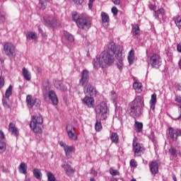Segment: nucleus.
Segmentation results:
<instances>
[{
    "label": "nucleus",
    "instance_id": "obj_1",
    "mask_svg": "<svg viewBox=\"0 0 181 181\" xmlns=\"http://www.w3.org/2000/svg\"><path fill=\"white\" fill-rule=\"evenodd\" d=\"M115 62V57H114V54H111L109 52H103L99 57H96L93 59V69L95 70H98L100 67L105 69V67H110L112 64H114Z\"/></svg>",
    "mask_w": 181,
    "mask_h": 181
},
{
    "label": "nucleus",
    "instance_id": "obj_2",
    "mask_svg": "<svg viewBox=\"0 0 181 181\" xmlns=\"http://www.w3.org/2000/svg\"><path fill=\"white\" fill-rule=\"evenodd\" d=\"M145 101L142 96L137 95L129 104V114L133 118H139L144 113Z\"/></svg>",
    "mask_w": 181,
    "mask_h": 181
},
{
    "label": "nucleus",
    "instance_id": "obj_3",
    "mask_svg": "<svg viewBox=\"0 0 181 181\" xmlns=\"http://www.w3.org/2000/svg\"><path fill=\"white\" fill-rule=\"evenodd\" d=\"M72 19L74 22L76 23V25L79 29L83 30H88L91 28V21L85 17L80 16L77 12L72 13Z\"/></svg>",
    "mask_w": 181,
    "mask_h": 181
},
{
    "label": "nucleus",
    "instance_id": "obj_4",
    "mask_svg": "<svg viewBox=\"0 0 181 181\" xmlns=\"http://www.w3.org/2000/svg\"><path fill=\"white\" fill-rule=\"evenodd\" d=\"M42 124H43V117L40 115H35L33 116L32 120L30 123V128L35 134H42Z\"/></svg>",
    "mask_w": 181,
    "mask_h": 181
},
{
    "label": "nucleus",
    "instance_id": "obj_5",
    "mask_svg": "<svg viewBox=\"0 0 181 181\" xmlns=\"http://www.w3.org/2000/svg\"><path fill=\"white\" fill-rule=\"evenodd\" d=\"M95 111L96 113V118L100 119V121L107 119L109 112L105 102H102L100 104L98 105Z\"/></svg>",
    "mask_w": 181,
    "mask_h": 181
},
{
    "label": "nucleus",
    "instance_id": "obj_6",
    "mask_svg": "<svg viewBox=\"0 0 181 181\" xmlns=\"http://www.w3.org/2000/svg\"><path fill=\"white\" fill-rule=\"evenodd\" d=\"M133 152L134 153V156H141V154L144 151H145V148L142 144L138 143V139L134 137L133 139Z\"/></svg>",
    "mask_w": 181,
    "mask_h": 181
},
{
    "label": "nucleus",
    "instance_id": "obj_7",
    "mask_svg": "<svg viewBox=\"0 0 181 181\" xmlns=\"http://www.w3.org/2000/svg\"><path fill=\"white\" fill-rule=\"evenodd\" d=\"M148 62L151 67L158 69L162 64V59H160V56H159V54H153L150 58H148Z\"/></svg>",
    "mask_w": 181,
    "mask_h": 181
},
{
    "label": "nucleus",
    "instance_id": "obj_8",
    "mask_svg": "<svg viewBox=\"0 0 181 181\" xmlns=\"http://www.w3.org/2000/svg\"><path fill=\"white\" fill-rule=\"evenodd\" d=\"M12 90H13V86L12 85H10L8 88L6 90L5 96L3 97V105L6 108H9V107H11V100H9V97L12 95Z\"/></svg>",
    "mask_w": 181,
    "mask_h": 181
},
{
    "label": "nucleus",
    "instance_id": "obj_9",
    "mask_svg": "<svg viewBox=\"0 0 181 181\" xmlns=\"http://www.w3.org/2000/svg\"><path fill=\"white\" fill-rule=\"evenodd\" d=\"M45 100H47V98L52 101L53 105H57L59 104V99L57 98V95H56V92L54 90H49L48 93H45Z\"/></svg>",
    "mask_w": 181,
    "mask_h": 181
},
{
    "label": "nucleus",
    "instance_id": "obj_10",
    "mask_svg": "<svg viewBox=\"0 0 181 181\" xmlns=\"http://www.w3.org/2000/svg\"><path fill=\"white\" fill-rule=\"evenodd\" d=\"M4 50L8 57H12L15 54V46L11 42H6L4 45Z\"/></svg>",
    "mask_w": 181,
    "mask_h": 181
},
{
    "label": "nucleus",
    "instance_id": "obj_11",
    "mask_svg": "<svg viewBox=\"0 0 181 181\" xmlns=\"http://www.w3.org/2000/svg\"><path fill=\"white\" fill-rule=\"evenodd\" d=\"M44 25L47 26L48 28H56V26H59L60 23L57 21V19L53 18L52 17H44Z\"/></svg>",
    "mask_w": 181,
    "mask_h": 181
},
{
    "label": "nucleus",
    "instance_id": "obj_12",
    "mask_svg": "<svg viewBox=\"0 0 181 181\" xmlns=\"http://www.w3.org/2000/svg\"><path fill=\"white\" fill-rule=\"evenodd\" d=\"M59 145L64 148L66 158H70V154L74 151V146H69L63 141H60Z\"/></svg>",
    "mask_w": 181,
    "mask_h": 181
},
{
    "label": "nucleus",
    "instance_id": "obj_13",
    "mask_svg": "<svg viewBox=\"0 0 181 181\" xmlns=\"http://www.w3.org/2000/svg\"><path fill=\"white\" fill-rule=\"evenodd\" d=\"M83 93L84 94L90 95V97H94V95L97 94L95 88H94L90 83L86 84V86L83 88Z\"/></svg>",
    "mask_w": 181,
    "mask_h": 181
},
{
    "label": "nucleus",
    "instance_id": "obj_14",
    "mask_svg": "<svg viewBox=\"0 0 181 181\" xmlns=\"http://www.w3.org/2000/svg\"><path fill=\"white\" fill-rule=\"evenodd\" d=\"M27 105L29 108H33V105H40V100L39 99L33 100L32 95H28L26 97Z\"/></svg>",
    "mask_w": 181,
    "mask_h": 181
},
{
    "label": "nucleus",
    "instance_id": "obj_15",
    "mask_svg": "<svg viewBox=\"0 0 181 181\" xmlns=\"http://www.w3.org/2000/svg\"><path fill=\"white\" fill-rule=\"evenodd\" d=\"M83 104L87 105L88 108H93L94 107V98L93 96L86 95L82 100Z\"/></svg>",
    "mask_w": 181,
    "mask_h": 181
},
{
    "label": "nucleus",
    "instance_id": "obj_16",
    "mask_svg": "<svg viewBox=\"0 0 181 181\" xmlns=\"http://www.w3.org/2000/svg\"><path fill=\"white\" fill-rule=\"evenodd\" d=\"M88 83V71L83 70L81 74V78L79 81L81 86H86Z\"/></svg>",
    "mask_w": 181,
    "mask_h": 181
},
{
    "label": "nucleus",
    "instance_id": "obj_17",
    "mask_svg": "<svg viewBox=\"0 0 181 181\" xmlns=\"http://www.w3.org/2000/svg\"><path fill=\"white\" fill-rule=\"evenodd\" d=\"M150 172L155 176L159 172V165L158 163L153 161L149 164Z\"/></svg>",
    "mask_w": 181,
    "mask_h": 181
},
{
    "label": "nucleus",
    "instance_id": "obj_18",
    "mask_svg": "<svg viewBox=\"0 0 181 181\" xmlns=\"http://www.w3.org/2000/svg\"><path fill=\"white\" fill-rule=\"evenodd\" d=\"M8 132L11 134V135H13V136H18L19 135V130L15 125V124L11 122L8 125Z\"/></svg>",
    "mask_w": 181,
    "mask_h": 181
},
{
    "label": "nucleus",
    "instance_id": "obj_19",
    "mask_svg": "<svg viewBox=\"0 0 181 181\" xmlns=\"http://www.w3.org/2000/svg\"><path fill=\"white\" fill-rule=\"evenodd\" d=\"M54 86L57 90H60L61 91H67V87L63 85V83L60 80H55L54 81Z\"/></svg>",
    "mask_w": 181,
    "mask_h": 181
},
{
    "label": "nucleus",
    "instance_id": "obj_20",
    "mask_svg": "<svg viewBox=\"0 0 181 181\" xmlns=\"http://www.w3.org/2000/svg\"><path fill=\"white\" fill-rule=\"evenodd\" d=\"M62 168H63V169H64L66 175H68V176H70V175H72V173H74L76 170L71 168V165H69V164H62Z\"/></svg>",
    "mask_w": 181,
    "mask_h": 181
},
{
    "label": "nucleus",
    "instance_id": "obj_21",
    "mask_svg": "<svg viewBox=\"0 0 181 181\" xmlns=\"http://www.w3.org/2000/svg\"><path fill=\"white\" fill-rule=\"evenodd\" d=\"M139 33H141V30L139 29V25L138 24H132V35H133V36H139Z\"/></svg>",
    "mask_w": 181,
    "mask_h": 181
},
{
    "label": "nucleus",
    "instance_id": "obj_22",
    "mask_svg": "<svg viewBox=\"0 0 181 181\" xmlns=\"http://www.w3.org/2000/svg\"><path fill=\"white\" fill-rule=\"evenodd\" d=\"M127 60L130 66L134 64V62H135V51L134 49L129 51Z\"/></svg>",
    "mask_w": 181,
    "mask_h": 181
},
{
    "label": "nucleus",
    "instance_id": "obj_23",
    "mask_svg": "<svg viewBox=\"0 0 181 181\" xmlns=\"http://www.w3.org/2000/svg\"><path fill=\"white\" fill-rule=\"evenodd\" d=\"M156 98H157L156 93H153V95H151V98L150 100V108L153 111L155 110V106L156 105Z\"/></svg>",
    "mask_w": 181,
    "mask_h": 181
},
{
    "label": "nucleus",
    "instance_id": "obj_24",
    "mask_svg": "<svg viewBox=\"0 0 181 181\" xmlns=\"http://www.w3.org/2000/svg\"><path fill=\"white\" fill-rule=\"evenodd\" d=\"M110 53L111 52L112 54H115V52H117V46L115 45V42H110L107 45V51Z\"/></svg>",
    "mask_w": 181,
    "mask_h": 181
},
{
    "label": "nucleus",
    "instance_id": "obj_25",
    "mask_svg": "<svg viewBox=\"0 0 181 181\" xmlns=\"http://www.w3.org/2000/svg\"><path fill=\"white\" fill-rule=\"evenodd\" d=\"M18 170L20 173H22L23 175H26L28 173V165L25 163H21L18 167Z\"/></svg>",
    "mask_w": 181,
    "mask_h": 181
},
{
    "label": "nucleus",
    "instance_id": "obj_26",
    "mask_svg": "<svg viewBox=\"0 0 181 181\" xmlns=\"http://www.w3.org/2000/svg\"><path fill=\"white\" fill-rule=\"evenodd\" d=\"M63 34H64L65 39H66V40H68V42H70V43H73V42H74V35L70 34V33H69L67 31H64Z\"/></svg>",
    "mask_w": 181,
    "mask_h": 181
},
{
    "label": "nucleus",
    "instance_id": "obj_27",
    "mask_svg": "<svg viewBox=\"0 0 181 181\" xmlns=\"http://www.w3.org/2000/svg\"><path fill=\"white\" fill-rule=\"evenodd\" d=\"M23 76L27 81H30L32 78V76L30 75V72L26 68L23 69Z\"/></svg>",
    "mask_w": 181,
    "mask_h": 181
},
{
    "label": "nucleus",
    "instance_id": "obj_28",
    "mask_svg": "<svg viewBox=\"0 0 181 181\" xmlns=\"http://www.w3.org/2000/svg\"><path fill=\"white\" fill-rule=\"evenodd\" d=\"M133 88L135 90L136 93H142V83L139 82H134L133 83Z\"/></svg>",
    "mask_w": 181,
    "mask_h": 181
},
{
    "label": "nucleus",
    "instance_id": "obj_29",
    "mask_svg": "<svg viewBox=\"0 0 181 181\" xmlns=\"http://www.w3.org/2000/svg\"><path fill=\"white\" fill-rule=\"evenodd\" d=\"M165 15V9L160 8L158 11H155L153 12V16L156 18V19H159V16H163Z\"/></svg>",
    "mask_w": 181,
    "mask_h": 181
},
{
    "label": "nucleus",
    "instance_id": "obj_30",
    "mask_svg": "<svg viewBox=\"0 0 181 181\" xmlns=\"http://www.w3.org/2000/svg\"><path fill=\"white\" fill-rule=\"evenodd\" d=\"M168 134L170 135V138L173 139V141H176V129H173V127L168 128Z\"/></svg>",
    "mask_w": 181,
    "mask_h": 181
},
{
    "label": "nucleus",
    "instance_id": "obj_31",
    "mask_svg": "<svg viewBox=\"0 0 181 181\" xmlns=\"http://www.w3.org/2000/svg\"><path fill=\"white\" fill-rule=\"evenodd\" d=\"M110 139L113 144H118L119 141V136H118V134L113 132L110 135Z\"/></svg>",
    "mask_w": 181,
    "mask_h": 181
},
{
    "label": "nucleus",
    "instance_id": "obj_32",
    "mask_svg": "<svg viewBox=\"0 0 181 181\" xmlns=\"http://www.w3.org/2000/svg\"><path fill=\"white\" fill-rule=\"evenodd\" d=\"M36 37H37V35L35 32H28L26 34L27 40H35Z\"/></svg>",
    "mask_w": 181,
    "mask_h": 181
},
{
    "label": "nucleus",
    "instance_id": "obj_33",
    "mask_svg": "<svg viewBox=\"0 0 181 181\" xmlns=\"http://www.w3.org/2000/svg\"><path fill=\"white\" fill-rule=\"evenodd\" d=\"M33 175L37 180H42V172H40V170L35 168L33 171Z\"/></svg>",
    "mask_w": 181,
    "mask_h": 181
},
{
    "label": "nucleus",
    "instance_id": "obj_34",
    "mask_svg": "<svg viewBox=\"0 0 181 181\" xmlns=\"http://www.w3.org/2000/svg\"><path fill=\"white\" fill-rule=\"evenodd\" d=\"M101 19L103 23H108L110 22V16L105 12L101 13Z\"/></svg>",
    "mask_w": 181,
    "mask_h": 181
},
{
    "label": "nucleus",
    "instance_id": "obj_35",
    "mask_svg": "<svg viewBox=\"0 0 181 181\" xmlns=\"http://www.w3.org/2000/svg\"><path fill=\"white\" fill-rule=\"evenodd\" d=\"M66 131L67 135L76 132V128L72 124H67L66 127Z\"/></svg>",
    "mask_w": 181,
    "mask_h": 181
},
{
    "label": "nucleus",
    "instance_id": "obj_36",
    "mask_svg": "<svg viewBox=\"0 0 181 181\" xmlns=\"http://www.w3.org/2000/svg\"><path fill=\"white\" fill-rule=\"evenodd\" d=\"M134 127L136 128V132L139 133V132H142V129L144 128V124H142V122H136Z\"/></svg>",
    "mask_w": 181,
    "mask_h": 181
},
{
    "label": "nucleus",
    "instance_id": "obj_37",
    "mask_svg": "<svg viewBox=\"0 0 181 181\" xmlns=\"http://www.w3.org/2000/svg\"><path fill=\"white\" fill-rule=\"evenodd\" d=\"M95 129L96 132H100L103 129V124H101V121L97 119L95 124Z\"/></svg>",
    "mask_w": 181,
    "mask_h": 181
},
{
    "label": "nucleus",
    "instance_id": "obj_38",
    "mask_svg": "<svg viewBox=\"0 0 181 181\" xmlns=\"http://www.w3.org/2000/svg\"><path fill=\"white\" fill-rule=\"evenodd\" d=\"M173 21L176 26H177L178 28L181 29V17L180 16H176L173 18Z\"/></svg>",
    "mask_w": 181,
    "mask_h": 181
},
{
    "label": "nucleus",
    "instance_id": "obj_39",
    "mask_svg": "<svg viewBox=\"0 0 181 181\" xmlns=\"http://www.w3.org/2000/svg\"><path fill=\"white\" fill-rule=\"evenodd\" d=\"M69 139L71 141H77L78 139V136L77 135V132H75L74 133H70L67 134Z\"/></svg>",
    "mask_w": 181,
    "mask_h": 181
},
{
    "label": "nucleus",
    "instance_id": "obj_40",
    "mask_svg": "<svg viewBox=\"0 0 181 181\" xmlns=\"http://www.w3.org/2000/svg\"><path fill=\"white\" fill-rule=\"evenodd\" d=\"M47 180L48 181H56V177H54V175L49 171H46Z\"/></svg>",
    "mask_w": 181,
    "mask_h": 181
},
{
    "label": "nucleus",
    "instance_id": "obj_41",
    "mask_svg": "<svg viewBox=\"0 0 181 181\" xmlns=\"http://www.w3.org/2000/svg\"><path fill=\"white\" fill-rule=\"evenodd\" d=\"M6 151V144L0 140V153H4Z\"/></svg>",
    "mask_w": 181,
    "mask_h": 181
},
{
    "label": "nucleus",
    "instance_id": "obj_42",
    "mask_svg": "<svg viewBox=\"0 0 181 181\" xmlns=\"http://www.w3.org/2000/svg\"><path fill=\"white\" fill-rule=\"evenodd\" d=\"M116 57L118 61L124 60V59H125V55L124 54H122V51H118L116 54Z\"/></svg>",
    "mask_w": 181,
    "mask_h": 181
},
{
    "label": "nucleus",
    "instance_id": "obj_43",
    "mask_svg": "<svg viewBox=\"0 0 181 181\" xmlns=\"http://www.w3.org/2000/svg\"><path fill=\"white\" fill-rule=\"evenodd\" d=\"M109 172L112 176H119V172L117 170H115L112 168H110Z\"/></svg>",
    "mask_w": 181,
    "mask_h": 181
},
{
    "label": "nucleus",
    "instance_id": "obj_44",
    "mask_svg": "<svg viewBox=\"0 0 181 181\" xmlns=\"http://www.w3.org/2000/svg\"><path fill=\"white\" fill-rule=\"evenodd\" d=\"M148 8L151 11H154L155 12L156 11V4H155V2L149 3Z\"/></svg>",
    "mask_w": 181,
    "mask_h": 181
},
{
    "label": "nucleus",
    "instance_id": "obj_45",
    "mask_svg": "<svg viewBox=\"0 0 181 181\" xmlns=\"http://www.w3.org/2000/svg\"><path fill=\"white\" fill-rule=\"evenodd\" d=\"M5 86V80L2 78V72L0 71V88Z\"/></svg>",
    "mask_w": 181,
    "mask_h": 181
},
{
    "label": "nucleus",
    "instance_id": "obj_46",
    "mask_svg": "<svg viewBox=\"0 0 181 181\" xmlns=\"http://www.w3.org/2000/svg\"><path fill=\"white\" fill-rule=\"evenodd\" d=\"M111 100L113 101L114 104L117 103V93H115L114 91L111 92Z\"/></svg>",
    "mask_w": 181,
    "mask_h": 181
},
{
    "label": "nucleus",
    "instance_id": "obj_47",
    "mask_svg": "<svg viewBox=\"0 0 181 181\" xmlns=\"http://www.w3.org/2000/svg\"><path fill=\"white\" fill-rule=\"evenodd\" d=\"M129 163H130L131 168H136V166H138V163H136V160H135V159H132Z\"/></svg>",
    "mask_w": 181,
    "mask_h": 181
},
{
    "label": "nucleus",
    "instance_id": "obj_48",
    "mask_svg": "<svg viewBox=\"0 0 181 181\" xmlns=\"http://www.w3.org/2000/svg\"><path fill=\"white\" fill-rule=\"evenodd\" d=\"M117 68L119 69V70H122V67L124 66V62H122V60H119L118 61L117 64Z\"/></svg>",
    "mask_w": 181,
    "mask_h": 181
},
{
    "label": "nucleus",
    "instance_id": "obj_49",
    "mask_svg": "<svg viewBox=\"0 0 181 181\" xmlns=\"http://www.w3.org/2000/svg\"><path fill=\"white\" fill-rule=\"evenodd\" d=\"M40 9L45 11L46 9V3L42 2V0H40Z\"/></svg>",
    "mask_w": 181,
    "mask_h": 181
},
{
    "label": "nucleus",
    "instance_id": "obj_50",
    "mask_svg": "<svg viewBox=\"0 0 181 181\" xmlns=\"http://www.w3.org/2000/svg\"><path fill=\"white\" fill-rule=\"evenodd\" d=\"M176 153L177 151L175 148H171L169 149V153H170L171 156H176Z\"/></svg>",
    "mask_w": 181,
    "mask_h": 181
},
{
    "label": "nucleus",
    "instance_id": "obj_51",
    "mask_svg": "<svg viewBox=\"0 0 181 181\" xmlns=\"http://www.w3.org/2000/svg\"><path fill=\"white\" fill-rule=\"evenodd\" d=\"M112 13L115 16H117V15H118V8H117L115 6H113L112 8Z\"/></svg>",
    "mask_w": 181,
    "mask_h": 181
},
{
    "label": "nucleus",
    "instance_id": "obj_52",
    "mask_svg": "<svg viewBox=\"0 0 181 181\" xmlns=\"http://www.w3.org/2000/svg\"><path fill=\"white\" fill-rule=\"evenodd\" d=\"M42 86L45 90H49L50 88V86H49V81L44 82Z\"/></svg>",
    "mask_w": 181,
    "mask_h": 181
},
{
    "label": "nucleus",
    "instance_id": "obj_53",
    "mask_svg": "<svg viewBox=\"0 0 181 181\" xmlns=\"http://www.w3.org/2000/svg\"><path fill=\"white\" fill-rule=\"evenodd\" d=\"M175 132H176V141H177V136H181V129H175Z\"/></svg>",
    "mask_w": 181,
    "mask_h": 181
},
{
    "label": "nucleus",
    "instance_id": "obj_54",
    "mask_svg": "<svg viewBox=\"0 0 181 181\" xmlns=\"http://www.w3.org/2000/svg\"><path fill=\"white\" fill-rule=\"evenodd\" d=\"M73 2H74V4L76 5H83L84 0H73Z\"/></svg>",
    "mask_w": 181,
    "mask_h": 181
},
{
    "label": "nucleus",
    "instance_id": "obj_55",
    "mask_svg": "<svg viewBox=\"0 0 181 181\" xmlns=\"http://www.w3.org/2000/svg\"><path fill=\"white\" fill-rule=\"evenodd\" d=\"M95 0H89L88 1V8L89 9H91V8H93V4H94V1Z\"/></svg>",
    "mask_w": 181,
    "mask_h": 181
},
{
    "label": "nucleus",
    "instance_id": "obj_56",
    "mask_svg": "<svg viewBox=\"0 0 181 181\" xmlns=\"http://www.w3.org/2000/svg\"><path fill=\"white\" fill-rule=\"evenodd\" d=\"M178 112H179L180 115L177 118L175 119V121L177 119H180V118H181V106H179V107H178Z\"/></svg>",
    "mask_w": 181,
    "mask_h": 181
},
{
    "label": "nucleus",
    "instance_id": "obj_57",
    "mask_svg": "<svg viewBox=\"0 0 181 181\" xmlns=\"http://www.w3.org/2000/svg\"><path fill=\"white\" fill-rule=\"evenodd\" d=\"M175 101H176V103H181V96L175 95Z\"/></svg>",
    "mask_w": 181,
    "mask_h": 181
},
{
    "label": "nucleus",
    "instance_id": "obj_58",
    "mask_svg": "<svg viewBox=\"0 0 181 181\" xmlns=\"http://www.w3.org/2000/svg\"><path fill=\"white\" fill-rule=\"evenodd\" d=\"M90 173L93 176H97V175H98V173H97V171H95V170H94V169H91Z\"/></svg>",
    "mask_w": 181,
    "mask_h": 181
},
{
    "label": "nucleus",
    "instance_id": "obj_59",
    "mask_svg": "<svg viewBox=\"0 0 181 181\" xmlns=\"http://www.w3.org/2000/svg\"><path fill=\"white\" fill-rule=\"evenodd\" d=\"M0 139H5V134L2 130H0Z\"/></svg>",
    "mask_w": 181,
    "mask_h": 181
},
{
    "label": "nucleus",
    "instance_id": "obj_60",
    "mask_svg": "<svg viewBox=\"0 0 181 181\" xmlns=\"http://www.w3.org/2000/svg\"><path fill=\"white\" fill-rule=\"evenodd\" d=\"M112 2H113L115 5H119L121 0H112Z\"/></svg>",
    "mask_w": 181,
    "mask_h": 181
},
{
    "label": "nucleus",
    "instance_id": "obj_61",
    "mask_svg": "<svg viewBox=\"0 0 181 181\" xmlns=\"http://www.w3.org/2000/svg\"><path fill=\"white\" fill-rule=\"evenodd\" d=\"M177 50L179 52V53H181V44H178L177 45Z\"/></svg>",
    "mask_w": 181,
    "mask_h": 181
},
{
    "label": "nucleus",
    "instance_id": "obj_62",
    "mask_svg": "<svg viewBox=\"0 0 181 181\" xmlns=\"http://www.w3.org/2000/svg\"><path fill=\"white\" fill-rule=\"evenodd\" d=\"M0 20L4 22V21H5V16L4 15H0Z\"/></svg>",
    "mask_w": 181,
    "mask_h": 181
},
{
    "label": "nucleus",
    "instance_id": "obj_63",
    "mask_svg": "<svg viewBox=\"0 0 181 181\" xmlns=\"http://www.w3.org/2000/svg\"><path fill=\"white\" fill-rule=\"evenodd\" d=\"M177 90H178V91H181V85L180 84L177 85Z\"/></svg>",
    "mask_w": 181,
    "mask_h": 181
},
{
    "label": "nucleus",
    "instance_id": "obj_64",
    "mask_svg": "<svg viewBox=\"0 0 181 181\" xmlns=\"http://www.w3.org/2000/svg\"><path fill=\"white\" fill-rule=\"evenodd\" d=\"M179 67H180V69L181 70V59L179 61Z\"/></svg>",
    "mask_w": 181,
    "mask_h": 181
}]
</instances>
